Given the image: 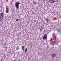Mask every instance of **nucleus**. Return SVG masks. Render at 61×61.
Listing matches in <instances>:
<instances>
[{"mask_svg": "<svg viewBox=\"0 0 61 61\" xmlns=\"http://www.w3.org/2000/svg\"><path fill=\"white\" fill-rule=\"evenodd\" d=\"M51 1V3H54L55 2L54 0H50Z\"/></svg>", "mask_w": 61, "mask_h": 61, "instance_id": "4", "label": "nucleus"}, {"mask_svg": "<svg viewBox=\"0 0 61 61\" xmlns=\"http://www.w3.org/2000/svg\"><path fill=\"white\" fill-rule=\"evenodd\" d=\"M16 21H19V19H16Z\"/></svg>", "mask_w": 61, "mask_h": 61, "instance_id": "10", "label": "nucleus"}, {"mask_svg": "<svg viewBox=\"0 0 61 61\" xmlns=\"http://www.w3.org/2000/svg\"><path fill=\"white\" fill-rule=\"evenodd\" d=\"M18 61H21L20 60H19Z\"/></svg>", "mask_w": 61, "mask_h": 61, "instance_id": "15", "label": "nucleus"}, {"mask_svg": "<svg viewBox=\"0 0 61 61\" xmlns=\"http://www.w3.org/2000/svg\"><path fill=\"white\" fill-rule=\"evenodd\" d=\"M45 39L46 40H47V35L46 34L44 36L43 38V40H44Z\"/></svg>", "mask_w": 61, "mask_h": 61, "instance_id": "2", "label": "nucleus"}, {"mask_svg": "<svg viewBox=\"0 0 61 61\" xmlns=\"http://www.w3.org/2000/svg\"><path fill=\"white\" fill-rule=\"evenodd\" d=\"M27 48H26L25 49V52H26L27 51Z\"/></svg>", "mask_w": 61, "mask_h": 61, "instance_id": "9", "label": "nucleus"}, {"mask_svg": "<svg viewBox=\"0 0 61 61\" xmlns=\"http://www.w3.org/2000/svg\"><path fill=\"white\" fill-rule=\"evenodd\" d=\"M50 45H52V44H51V43H50Z\"/></svg>", "mask_w": 61, "mask_h": 61, "instance_id": "16", "label": "nucleus"}, {"mask_svg": "<svg viewBox=\"0 0 61 61\" xmlns=\"http://www.w3.org/2000/svg\"><path fill=\"white\" fill-rule=\"evenodd\" d=\"M55 56H56V54L54 53L52 54V56L53 57H55Z\"/></svg>", "mask_w": 61, "mask_h": 61, "instance_id": "3", "label": "nucleus"}, {"mask_svg": "<svg viewBox=\"0 0 61 61\" xmlns=\"http://www.w3.org/2000/svg\"><path fill=\"white\" fill-rule=\"evenodd\" d=\"M18 49H19V48H16V50H18Z\"/></svg>", "mask_w": 61, "mask_h": 61, "instance_id": "11", "label": "nucleus"}, {"mask_svg": "<svg viewBox=\"0 0 61 61\" xmlns=\"http://www.w3.org/2000/svg\"><path fill=\"white\" fill-rule=\"evenodd\" d=\"M41 31H42V30H41Z\"/></svg>", "mask_w": 61, "mask_h": 61, "instance_id": "18", "label": "nucleus"}, {"mask_svg": "<svg viewBox=\"0 0 61 61\" xmlns=\"http://www.w3.org/2000/svg\"><path fill=\"white\" fill-rule=\"evenodd\" d=\"M3 19V17H2L0 16V21H2Z\"/></svg>", "mask_w": 61, "mask_h": 61, "instance_id": "7", "label": "nucleus"}, {"mask_svg": "<svg viewBox=\"0 0 61 61\" xmlns=\"http://www.w3.org/2000/svg\"><path fill=\"white\" fill-rule=\"evenodd\" d=\"M5 12L7 13H8L9 12V10H6Z\"/></svg>", "mask_w": 61, "mask_h": 61, "instance_id": "8", "label": "nucleus"}, {"mask_svg": "<svg viewBox=\"0 0 61 61\" xmlns=\"http://www.w3.org/2000/svg\"><path fill=\"white\" fill-rule=\"evenodd\" d=\"M52 38H51L50 40V41H52Z\"/></svg>", "mask_w": 61, "mask_h": 61, "instance_id": "13", "label": "nucleus"}, {"mask_svg": "<svg viewBox=\"0 0 61 61\" xmlns=\"http://www.w3.org/2000/svg\"><path fill=\"white\" fill-rule=\"evenodd\" d=\"M3 16H4V14L3 13H1L0 14V16H1L2 17H3Z\"/></svg>", "mask_w": 61, "mask_h": 61, "instance_id": "6", "label": "nucleus"}, {"mask_svg": "<svg viewBox=\"0 0 61 61\" xmlns=\"http://www.w3.org/2000/svg\"><path fill=\"white\" fill-rule=\"evenodd\" d=\"M21 47L23 51H24L25 50V47H24V46H23Z\"/></svg>", "mask_w": 61, "mask_h": 61, "instance_id": "5", "label": "nucleus"}, {"mask_svg": "<svg viewBox=\"0 0 61 61\" xmlns=\"http://www.w3.org/2000/svg\"><path fill=\"white\" fill-rule=\"evenodd\" d=\"M46 20L47 22H48V19H46Z\"/></svg>", "mask_w": 61, "mask_h": 61, "instance_id": "12", "label": "nucleus"}, {"mask_svg": "<svg viewBox=\"0 0 61 61\" xmlns=\"http://www.w3.org/2000/svg\"><path fill=\"white\" fill-rule=\"evenodd\" d=\"M19 2H17L15 4V6L16 8H19V4H20Z\"/></svg>", "mask_w": 61, "mask_h": 61, "instance_id": "1", "label": "nucleus"}, {"mask_svg": "<svg viewBox=\"0 0 61 61\" xmlns=\"http://www.w3.org/2000/svg\"><path fill=\"white\" fill-rule=\"evenodd\" d=\"M40 30H41V29H40Z\"/></svg>", "mask_w": 61, "mask_h": 61, "instance_id": "17", "label": "nucleus"}, {"mask_svg": "<svg viewBox=\"0 0 61 61\" xmlns=\"http://www.w3.org/2000/svg\"><path fill=\"white\" fill-rule=\"evenodd\" d=\"M54 37H55V39H56V37L55 36H54Z\"/></svg>", "mask_w": 61, "mask_h": 61, "instance_id": "14", "label": "nucleus"}]
</instances>
